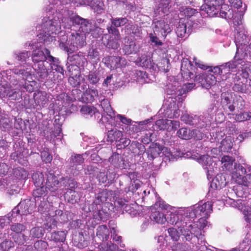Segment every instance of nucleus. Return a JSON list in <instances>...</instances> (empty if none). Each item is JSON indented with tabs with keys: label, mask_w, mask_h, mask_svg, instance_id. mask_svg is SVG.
Returning a JSON list of instances; mask_svg holds the SVG:
<instances>
[{
	"label": "nucleus",
	"mask_w": 251,
	"mask_h": 251,
	"mask_svg": "<svg viewBox=\"0 0 251 251\" xmlns=\"http://www.w3.org/2000/svg\"><path fill=\"white\" fill-rule=\"evenodd\" d=\"M46 43L40 41H31V43H26L25 46L31 47L33 50L31 54V59L33 63L32 67L35 71V76L40 81H44L49 75L48 62L47 58L43 50V44Z\"/></svg>",
	"instance_id": "obj_1"
},
{
	"label": "nucleus",
	"mask_w": 251,
	"mask_h": 251,
	"mask_svg": "<svg viewBox=\"0 0 251 251\" xmlns=\"http://www.w3.org/2000/svg\"><path fill=\"white\" fill-rule=\"evenodd\" d=\"M165 215V219L172 225H175L178 228H180L182 225V222L184 221H189L187 218H184L182 216L183 213L180 211H176L175 212H167Z\"/></svg>",
	"instance_id": "obj_30"
},
{
	"label": "nucleus",
	"mask_w": 251,
	"mask_h": 251,
	"mask_svg": "<svg viewBox=\"0 0 251 251\" xmlns=\"http://www.w3.org/2000/svg\"><path fill=\"white\" fill-rule=\"evenodd\" d=\"M50 73L52 72L53 74L54 80L55 79V75H57L56 79L59 81L62 80L65 77V70L61 64L57 66L54 65L50 68Z\"/></svg>",
	"instance_id": "obj_64"
},
{
	"label": "nucleus",
	"mask_w": 251,
	"mask_h": 251,
	"mask_svg": "<svg viewBox=\"0 0 251 251\" xmlns=\"http://www.w3.org/2000/svg\"><path fill=\"white\" fill-rule=\"evenodd\" d=\"M197 161L202 165L206 172L207 178L210 181L215 175L214 166L215 164L212 157L207 154L201 155L197 158Z\"/></svg>",
	"instance_id": "obj_21"
},
{
	"label": "nucleus",
	"mask_w": 251,
	"mask_h": 251,
	"mask_svg": "<svg viewBox=\"0 0 251 251\" xmlns=\"http://www.w3.org/2000/svg\"><path fill=\"white\" fill-rule=\"evenodd\" d=\"M127 35L140 37L142 34V27L137 25L133 24L132 21H129L123 29Z\"/></svg>",
	"instance_id": "obj_37"
},
{
	"label": "nucleus",
	"mask_w": 251,
	"mask_h": 251,
	"mask_svg": "<svg viewBox=\"0 0 251 251\" xmlns=\"http://www.w3.org/2000/svg\"><path fill=\"white\" fill-rule=\"evenodd\" d=\"M83 210L86 213H92L95 222L106 221L110 215V212H115L113 204L111 202L98 204L96 202H93L91 204H85Z\"/></svg>",
	"instance_id": "obj_6"
},
{
	"label": "nucleus",
	"mask_w": 251,
	"mask_h": 251,
	"mask_svg": "<svg viewBox=\"0 0 251 251\" xmlns=\"http://www.w3.org/2000/svg\"><path fill=\"white\" fill-rule=\"evenodd\" d=\"M38 188L34 190L32 195L34 198L35 203H39V201L47 200L45 198L48 194L47 189L44 186L38 187Z\"/></svg>",
	"instance_id": "obj_46"
},
{
	"label": "nucleus",
	"mask_w": 251,
	"mask_h": 251,
	"mask_svg": "<svg viewBox=\"0 0 251 251\" xmlns=\"http://www.w3.org/2000/svg\"><path fill=\"white\" fill-rule=\"evenodd\" d=\"M83 141L86 147H91L92 151H98L100 149V145L98 144V139L94 137L85 136L83 138Z\"/></svg>",
	"instance_id": "obj_58"
},
{
	"label": "nucleus",
	"mask_w": 251,
	"mask_h": 251,
	"mask_svg": "<svg viewBox=\"0 0 251 251\" xmlns=\"http://www.w3.org/2000/svg\"><path fill=\"white\" fill-rule=\"evenodd\" d=\"M244 13L245 11L241 10H237L236 11H234L231 6L224 3L219 8L217 16L224 18L226 20H232L234 25L238 26L242 24V20Z\"/></svg>",
	"instance_id": "obj_14"
},
{
	"label": "nucleus",
	"mask_w": 251,
	"mask_h": 251,
	"mask_svg": "<svg viewBox=\"0 0 251 251\" xmlns=\"http://www.w3.org/2000/svg\"><path fill=\"white\" fill-rule=\"evenodd\" d=\"M88 86H97L100 80V74L99 72L90 71L88 75L85 76Z\"/></svg>",
	"instance_id": "obj_59"
},
{
	"label": "nucleus",
	"mask_w": 251,
	"mask_h": 251,
	"mask_svg": "<svg viewBox=\"0 0 251 251\" xmlns=\"http://www.w3.org/2000/svg\"><path fill=\"white\" fill-rule=\"evenodd\" d=\"M60 187H63L67 190L75 189L77 187V183L75 179L68 176L60 178Z\"/></svg>",
	"instance_id": "obj_41"
},
{
	"label": "nucleus",
	"mask_w": 251,
	"mask_h": 251,
	"mask_svg": "<svg viewBox=\"0 0 251 251\" xmlns=\"http://www.w3.org/2000/svg\"><path fill=\"white\" fill-rule=\"evenodd\" d=\"M73 53H71L68 54V63H71L72 64H75L79 67H84L87 62L84 53L81 52H79L78 53L75 54Z\"/></svg>",
	"instance_id": "obj_34"
},
{
	"label": "nucleus",
	"mask_w": 251,
	"mask_h": 251,
	"mask_svg": "<svg viewBox=\"0 0 251 251\" xmlns=\"http://www.w3.org/2000/svg\"><path fill=\"white\" fill-rule=\"evenodd\" d=\"M171 155L170 149L164 147L157 142H152L149 148L146 150L145 157H142L141 163H147V165H151L153 163V160L162 156L169 157Z\"/></svg>",
	"instance_id": "obj_11"
},
{
	"label": "nucleus",
	"mask_w": 251,
	"mask_h": 251,
	"mask_svg": "<svg viewBox=\"0 0 251 251\" xmlns=\"http://www.w3.org/2000/svg\"><path fill=\"white\" fill-rule=\"evenodd\" d=\"M68 12L69 17L63 18L62 23L66 28H70L72 26L76 27L78 31L83 34H89L92 31L93 25L91 22L78 15L72 11Z\"/></svg>",
	"instance_id": "obj_5"
},
{
	"label": "nucleus",
	"mask_w": 251,
	"mask_h": 251,
	"mask_svg": "<svg viewBox=\"0 0 251 251\" xmlns=\"http://www.w3.org/2000/svg\"><path fill=\"white\" fill-rule=\"evenodd\" d=\"M187 26L185 24L179 22L176 29V33L177 37L180 38H187L190 35V30L191 28H189L187 31Z\"/></svg>",
	"instance_id": "obj_63"
},
{
	"label": "nucleus",
	"mask_w": 251,
	"mask_h": 251,
	"mask_svg": "<svg viewBox=\"0 0 251 251\" xmlns=\"http://www.w3.org/2000/svg\"><path fill=\"white\" fill-rule=\"evenodd\" d=\"M221 105L224 112L229 115L235 111V107L238 110H243L245 106V101L241 96L227 91L221 94Z\"/></svg>",
	"instance_id": "obj_7"
},
{
	"label": "nucleus",
	"mask_w": 251,
	"mask_h": 251,
	"mask_svg": "<svg viewBox=\"0 0 251 251\" xmlns=\"http://www.w3.org/2000/svg\"><path fill=\"white\" fill-rule=\"evenodd\" d=\"M154 33L157 32L158 36L165 39L172 32L170 25L164 20H157V17L154 19Z\"/></svg>",
	"instance_id": "obj_28"
},
{
	"label": "nucleus",
	"mask_w": 251,
	"mask_h": 251,
	"mask_svg": "<svg viewBox=\"0 0 251 251\" xmlns=\"http://www.w3.org/2000/svg\"><path fill=\"white\" fill-rule=\"evenodd\" d=\"M110 231L106 225H101L97 229L96 236L94 240L97 243H103L107 241L109 236Z\"/></svg>",
	"instance_id": "obj_36"
},
{
	"label": "nucleus",
	"mask_w": 251,
	"mask_h": 251,
	"mask_svg": "<svg viewBox=\"0 0 251 251\" xmlns=\"http://www.w3.org/2000/svg\"><path fill=\"white\" fill-rule=\"evenodd\" d=\"M46 13H49V16L47 15L43 19L41 25L37 27L38 28L37 40L48 44L55 40L54 34L56 35L57 32H59L60 22L58 19L53 17V15L50 16L54 13L51 14L50 12H47Z\"/></svg>",
	"instance_id": "obj_3"
},
{
	"label": "nucleus",
	"mask_w": 251,
	"mask_h": 251,
	"mask_svg": "<svg viewBox=\"0 0 251 251\" xmlns=\"http://www.w3.org/2000/svg\"><path fill=\"white\" fill-rule=\"evenodd\" d=\"M134 76L136 80L141 83H150L152 80L151 77H153L150 75L145 71L140 70H136Z\"/></svg>",
	"instance_id": "obj_61"
},
{
	"label": "nucleus",
	"mask_w": 251,
	"mask_h": 251,
	"mask_svg": "<svg viewBox=\"0 0 251 251\" xmlns=\"http://www.w3.org/2000/svg\"><path fill=\"white\" fill-rule=\"evenodd\" d=\"M195 82L200 84L201 86L206 89H209L215 84L216 78L211 73L202 71L196 77Z\"/></svg>",
	"instance_id": "obj_22"
},
{
	"label": "nucleus",
	"mask_w": 251,
	"mask_h": 251,
	"mask_svg": "<svg viewBox=\"0 0 251 251\" xmlns=\"http://www.w3.org/2000/svg\"><path fill=\"white\" fill-rule=\"evenodd\" d=\"M98 97V91L95 88H88L83 94L82 102L92 103Z\"/></svg>",
	"instance_id": "obj_48"
},
{
	"label": "nucleus",
	"mask_w": 251,
	"mask_h": 251,
	"mask_svg": "<svg viewBox=\"0 0 251 251\" xmlns=\"http://www.w3.org/2000/svg\"><path fill=\"white\" fill-rule=\"evenodd\" d=\"M100 105L103 112L101 114L100 122H101L102 124L108 123L109 125L115 126H118L117 125H120V123H121L127 126L126 127H128L131 123H134L131 119L124 115L117 114L116 115V112L112 108L107 99H103L100 102Z\"/></svg>",
	"instance_id": "obj_4"
},
{
	"label": "nucleus",
	"mask_w": 251,
	"mask_h": 251,
	"mask_svg": "<svg viewBox=\"0 0 251 251\" xmlns=\"http://www.w3.org/2000/svg\"><path fill=\"white\" fill-rule=\"evenodd\" d=\"M180 233V239L183 242H188L191 244H199V241L202 242L204 240V235L201 230L198 226H193L189 221H184L182 225L178 228Z\"/></svg>",
	"instance_id": "obj_8"
},
{
	"label": "nucleus",
	"mask_w": 251,
	"mask_h": 251,
	"mask_svg": "<svg viewBox=\"0 0 251 251\" xmlns=\"http://www.w3.org/2000/svg\"><path fill=\"white\" fill-rule=\"evenodd\" d=\"M114 82L113 75H108L104 79L102 84V87L106 89V91H108L107 94L104 97H108L112 95L111 91L114 88Z\"/></svg>",
	"instance_id": "obj_52"
},
{
	"label": "nucleus",
	"mask_w": 251,
	"mask_h": 251,
	"mask_svg": "<svg viewBox=\"0 0 251 251\" xmlns=\"http://www.w3.org/2000/svg\"><path fill=\"white\" fill-rule=\"evenodd\" d=\"M23 137L16 138L13 139V152L10 157L15 161H17L20 164H23L24 161V152L25 150V142L23 141Z\"/></svg>",
	"instance_id": "obj_17"
},
{
	"label": "nucleus",
	"mask_w": 251,
	"mask_h": 251,
	"mask_svg": "<svg viewBox=\"0 0 251 251\" xmlns=\"http://www.w3.org/2000/svg\"><path fill=\"white\" fill-rule=\"evenodd\" d=\"M129 149L132 153L139 157V161L141 162L142 157L145 156V154L146 153V149L145 146L137 141H133L131 143Z\"/></svg>",
	"instance_id": "obj_38"
},
{
	"label": "nucleus",
	"mask_w": 251,
	"mask_h": 251,
	"mask_svg": "<svg viewBox=\"0 0 251 251\" xmlns=\"http://www.w3.org/2000/svg\"><path fill=\"white\" fill-rule=\"evenodd\" d=\"M196 127L195 129H191L189 128L182 127L177 131V136L183 140H189L193 139L195 141H200L206 137L207 129L205 127Z\"/></svg>",
	"instance_id": "obj_15"
},
{
	"label": "nucleus",
	"mask_w": 251,
	"mask_h": 251,
	"mask_svg": "<svg viewBox=\"0 0 251 251\" xmlns=\"http://www.w3.org/2000/svg\"><path fill=\"white\" fill-rule=\"evenodd\" d=\"M108 162L117 169L121 170L129 169L130 163L125 156L118 152H113L108 158Z\"/></svg>",
	"instance_id": "obj_23"
},
{
	"label": "nucleus",
	"mask_w": 251,
	"mask_h": 251,
	"mask_svg": "<svg viewBox=\"0 0 251 251\" xmlns=\"http://www.w3.org/2000/svg\"><path fill=\"white\" fill-rule=\"evenodd\" d=\"M67 233L68 232L66 230H54L50 233V236L49 237L48 240L53 242L56 245L64 243L66 241Z\"/></svg>",
	"instance_id": "obj_40"
},
{
	"label": "nucleus",
	"mask_w": 251,
	"mask_h": 251,
	"mask_svg": "<svg viewBox=\"0 0 251 251\" xmlns=\"http://www.w3.org/2000/svg\"><path fill=\"white\" fill-rule=\"evenodd\" d=\"M25 229V226L20 223H15L10 226L11 230L14 232L12 235L14 243L18 245H23L29 240L28 236L23 233Z\"/></svg>",
	"instance_id": "obj_18"
},
{
	"label": "nucleus",
	"mask_w": 251,
	"mask_h": 251,
	"mask_svg": "<svg viewBox=\"0 0 251 251\" xmlns=\"http://www.w3.org/2000/svg\"><path fill=\"white\" fill-rule=\"evenodd\" d=\"M193 65L187 59H183L181 62L180 72L183 80H193L195 82L197 73L195 74L192 72Z\"/></svg>",
	"instance_id": "obj_27"
},
{
	"label": "nucleus",
	"mask_w": 251,
	"mask_h": 251,
	"mask_svg": "<svg viewBox=\"0 0 251 251\" xmlns=\"http://www.w3.org/2000/svg\"><path fill=\"white\" fill-rule=\"evenodd\" d=\"M100 167L106 170V173L100 172L97 176L98 181L105 187H109L115 182L117 168L110 164L108 160L100 162Z\"/></svg>",
	"instance_id": "obj_13"
},
{
	"label": "nucleus",
	"mask_w": 251,
	"mask_h": 251,
	"mask_svg": "<svg viewBox=\"0 0 251 251\" xmlns=\"http://www.w3.org/2000/svg\"><path fill=\"white\" fill-rule=\"evenodd\" d=\"M79 3L81 5L90 4L97 13H101L103 10V3L100 0H91L90 2L86 0H81Z\"/></svg>",
	"instance_id": "obj_53"
},
{
	"label": "nucleus",
	"mask_w": 251,
	"mask_h": 251,
	"mask_svg": "<svg viewBox=\"0 0 251 251\" xmlns=\"http://www.w3.org/2000/svg\"><path fill=\"white\" fill-rule=\"evenodd\" d=\"M10 71L19 79L21 78L22 79L23 81L20 82L18 84L22 92L25 90L31 93L34 91L35 82L32 80V75L29 69L25 68L24 66L19 65L10 70Z\"/></svg>",
	"instance_id": "obj_10"
},
{
	"label": "nucleus",
	"mask_w": 251,
	"mask_h": 251,
	"mask_svg": "<svg viewBox=\"0 0 251 251\" xmlns=\"http://www.w3.org/2000/svg\"><path fill=\"white\" fill-rule=\"evenodd\" d=\"M38 205V212L43 217H47L51 214L50 213V204L47 200L39 201V203H35Z\"/></svg>",
	"instance_id": "obj_50"
},
{
	"label": "nucleus",
	"mask_w": 251,
	"mask_h": 251,
	"mask_svg": "<svg viewBox=\"0 0 251 251\" xmlns=\"http://www.w3.org/2000/svg\"><path fill=\"white\" fill-rule=\"evenodd\" d=\"M71 42L75 47V51L79 49L82 48L86 44L85 37L83 34L78 33L71 34Z\"/></svg>",
	"instance_id": "obj_42"
},
{
	"label": "nucleus",
	"mask_w": 251,
	"mask_h": 251,
	"mask_svg": "<svg viewBox=\"0 0 251 251\" xmlns=\"http://www.w3.org/2000/svg\"><path fill=\"white\" fill-rule=\"evenodd\" d=\"M45 233V229L42 226L32 227L29 231V239H42Z\"/></svg>",
	"instance_id": "obj_55"
},
{
	"label": "nucleus",
	"mask_w": 251,
	"mask_h": 251,
	"mask_svg": "<svg viewBox=\"0 0 251 251\" xmlns=\"http://www.w3.org/2000/svg\"><path fill=\"white\" fill-rule=\"evenodd\" d=\"M72 240L74 245L79 249H83L87 247L89 243L81 232L75 234L73 237Z\"/></svg>",
	"instance_id": "obj_43"
},
{
	"label": "nucleus",
	"mask_w": 251,
	"mask_h": 251,
	"mask_svg": "<svg viewBox=\"0 0 251 251\" xmlns=\"http://www.w3.org/2000/svg\"><path fill=\"white\" fill-rule=\"evenodd\" d=\"M209 181L211 188L214 190L221 189L227 184L225 175L223 173L218 174L214 178L213 176Z\"/></svg>",
	"instance_id": "obj_35"
},
{
	"label": "nucleus",
	"mask_w": 251,
	"mask_h": 251,
	"mask_svg": "<svg viewBox=\"0 0 251 251\" xmlns=\"http://www.w3.org/2000/svg\"><path fill=\"white\" fill-rule=\"evenodd\" d=\"M244 63V58L241 57L237 52L233 59V60L225 63L220 66H215L213 67L210 66L208 73H213L212 75H222L224 73H226V71L229 72V70H232L238 67L239 65L243 66Z\"/></svg>",
	"instance_id": "obj_16"
},
{
	"label": "nucleus",
	"mask_w": 251,
	"mask_h": 251,
	"mask_svg": "<svg viewBox=\"0 0 251 251\" xmlns=\"http://www.w3.org/2000/svg\"><path fill=\"white\" fill-rule=\"evenodd\" d=\"M102 62L111 70H115L125 67L126 64V59L123 57L109 55L103 57Z\"/></svg>",
	"instance_id": "obj_24"
},
{
	"label": "nucleus",
	"mask_w": 251,
	"mask_h": 251,
	"mask_svg": "<svg viewBox=\"0 0 251 251\" xmlns=\"http://www.w3.org/2000/svg\"><path fill=\"white\" fill-rule=\"evenodd\" d=\"M84 162V158L82 155L73 153L66 162L67 167L69 168H73L76 166L80 165Z\"/></svg>",
	"instance_id": "obj_49"
},
{
	"label": "nucleus",
	"mask_w": 251,
	"mask_h": 251,
	"mask_svg": "<svg viewBox=\"0 0 251 251\" xmlns=\"http://www.w3.org/2000/svg\"><path fill=\"white\" fill-rule=\"evenodd\" d=\"M23 92L21 88H11L3 86H0V96L3 98H7L9 100H16L20 99L23 100Z\"/></svg>",
	"instance_id": "obj_26"
},
{
	"label": "nucleus",
	"mask_w": 251,
	"mask_h": 251,
	"mask_svg": "<svg viewBox=\"0 0 251 251\" xmlns=\"http://www.w3.org/2000/svg\"><path fill=\"white\" fill-rule=\"evenodd\" d=\"M233 138L232 137L230 136H226V138L221 141L219 147L221 151L229 152L233 146Z\"/></svg>",
	"instance_id": "obj_57"
},
{
	"label": "nucleus",
	"mask_w": 251,
	"mask_h": 251,
	"mask_svg": "<svg viewBox=\"0 0 251 251\" xmlns=\"http://www.w3.org/2000/svg\"><path fill=\"white\" fill-rule=\"evenodd\" d=\"M114 207L115 212L120 214L126 213L131 215L136 213L135 210L130 206L129 201L125 198H116Z\"/></svg>",
	"instance_id": "obj_20"
},
{
	"label": "nucleus",
	"mask_w": 251,
	"mask_h": 251,
	"mask_svg": "<svg viewBox=\"0 0 251 251\" xmlns=\"http://www.w3.org/2000/svg\"><path fill=\"white\" fill-rule=\"evenodd\" d=\"M241 162L237 164V163H234V170L233 171V175L236 178H241L243 177L244 175L248 173L245 167H247V165L244 163L243 160L241 159Z\"/></svg>",
	"instance_id": "obj_47"
},
{
	"label": "nucleus",
	"mask_w": 251,
	"mask_h": 251,
	"mask_svg": "<svg viewBox=\"0 0 251 251\" xmlns=\"http://www.w3.org/2000/svg\"><path fill=\"white\" fill-rule=\"evenodd\" d=\"M44 218L46 222L42 226L45 228V231L47 230L48 232H51L52 230H54L57 228L58 221L53 216H51L50 214L48 216V217Z\"/></svg>",
	"instance_id": "obj_51"
},
{
	"label": "nucleus",
	"mask_w": 251,
	"mask_h": 251,
	"mask_svg": "<svg viewBox=\"0 0 251 251\" xmlns=\"http://www.w3.org/2000/svg\"><path fill=\"white\" fill-rule=\"evenodd\" d=\"M116 193L115 191L107 189H100L98 193L95 194V199L93 202L98 204L100 203L111 202L115 201ZM114 205V203H113Z\"/></svg>",
	"instance_id": "obj_25"
},
{
	"label": "nucleus",
	"mask_w": 251,
	"mask_h": 251,
	"mask_svg": "<svg viewBox=\"0 0 251 251\" xmlns=\"http://www.w3.org/2000/svg\"><path fill=\"white\" fill-rule=\"evenodd\" d=\"M218 97L214 95L206 112L202 115L185 114L181 116V120L185 124L190 126H196L198 127H209L213 116L218 111L219 101L216 99Z\"/></svg>",
	"instance_id": "obj_2"
},
{
	"label": "nucleus",
	"mask_w": 251,
	"mask_h": 251,
	"mask_svg": "<svg viewBox=\"0 0 251 251\" xmlns=\"http://www.w3.org/2000/svg\"><path fill=\"white\" fill-rule=\"evenodd\" d=\"M45 138L49 141L56 143L57 141L62 143L63 139L62 130L58 129H55L52 130V129L50 131L49 133L45 136Z\"/></svg>",
	"instance_id": "obj_44"
},
{
	"label": "nucleus",
	"mask_w": 251,
	"mask_h": 251,
	"mask_svg": "<svg viewBox=\"0 0 251 251\" xmlns=\"http://www.w3.org/2000/svg\"><path fill=\"white\" fill-rule=\"evenodd\" d=\"M0 186L7 190V193L10 195H15L19 193L20 188L9 177L0 180Z\"/></svg>",
	"instance_id": "obj_31"
},
{
	"label": "nucleus",
	"mask_w": 251,
	"mask_h": 251,
	"mask_svg": "<svg viewBox=\"0 0 251 251\" xmlns=\"http://www.w3.org/2000/svg\"><path fill=\"white\" fill-rule=\"evenodd\" d=\"M102 43L93 42L88 50V57L92 61L97 62L100 60V51L102 48Z\"/></svg>",
	"instance_id": "obj_32"
},
{
	"label": "nucleus",
	"mask_w": 251,
	"mask_h": 251,
	"mask_svg": "<svg viewBox=\"0 0 251 251\" xmlns=\"http://www.w3.org/2000/svg\"><path fill=\"white\" fill-rule=\"evenodd\" d=\"M57 171L50 170L47 174V178L45 188L51 193H55L60 187V178Z\"/></svg>",
	"instance_id": "obj_19"
},
{
	"label": "nucleus",
	"mask_w": 251,
	"mask_h": 251,
	"mask_svg": "<svg viewBox=\"0 0 251 251\" xmlns=\"http://www.w3.org/2000/svg\"><path fill=\"white\" fill-rule=\"evenodd\" d=\"M123 50L125 54H131L136 53L137 51L136 43L134 41L129 40V38L123 48Z\"/></svg>",
	"instance_id": "obj_60"
},
{
	"label": "nucleus",
	"mask_w": 251,
	"mask_h": 251,
	"mask_svg": "<svg viewBox=\"0 0 251 251\" xmlns=\"http://www.w3.org/2000/svg\"><path fill=\"white\" fill-rule=\"evenodd\" d=\"M31 201L29 199H25L22 201L17 205L20 212V214L26 215L30 213L33 210L34 206L31 204Z\"/></svg>",
	"instance_id": "obj_45"
},
{
	"label": "nucleus",
	"mask_w": 251,
	"mask_h": 251,
	"mask_svg": "<svg viewBox=\"0 0 251 251\" xmlns=\"http://www.w3.org/2000/svg\"><path fill=\"white\" fill-rule=\"evenodd\" d=\"M183 101V99L181 96L169 97L160 109L159 114L166 118H178L180 113L179 107L182 106Z\"/></svg>",
	"instance_id": "obj_9"
},
{
	"label": "nucleus",
	"mask_w": 251,
	"mask_h": 251,
	"mask_svg": "<svg viewBox=\"0 0 251 251\" xmlns=\"http://www.w3.org/2000/svg\"><path fill=\"white\" fill-rule=\"evenodd\" d=\"M164 213L155 208L151 209V213L150 216L151 220L158 224H163L166 221Z\"/></svg>",
	"instance_id": "obj_56"
},
{
	"label": "nucleus",
	"mask_w": 251,
	"mask_h": 251,
	"mask_svg": "<svg viewBox=\"0 0 251 251\" xmlns=\"http://www.w3.org/2000/svg\"><path fill=\"white\" fill-rule=\"evenodd\" d=\"M73 1L74 0H49V4L45 8V10L47 12H50L51 14L60 12L64 10V6Z\"/></svg>",
	"instance_id": "obj_29"
},
{
	"label": "nucleus",
	"mask_w": 251,
	"mask_h": 251,
	"mask_svg": "<svg viewBox=\"0 0 251 251\" xmlns=\"http://www.w3.org/2000/svg\"><path fill=\"white\" fill-rule=\"evenodd\" d=\"M136 64L143 68L151 69L153 67L154 63L150 54H141L136 60Z\"/></svg>",
	"instance_id": "obj_39"
},
{
	"label": "nucleus",
	"mask_w": 251,
	"mask_h": 251,
	"mask_svg": "<svg viewBox=\"0 0 251 251\" xmlns=\"http://www.w3.org/2000/svg\"><path fill=\"white\" fill-rule=\"evenodd\" d=\"M212 210L211 204L209 202L202 203L201 201L189 208H187L184 214L187 219L198 218L199 220L206 218Z\"/></svg>",
	"instance_id": "obj_12"
},
{
	"label": "nucleus",
	"mask_w": 251,
	"mask_h": 251,
	"mask_svg": "<svg viewBox=\"0 0 251 251\" xmlns=\"http://www.w3.org/2000/svg\"><path fill=\"white\" fill-rule=\"evenodd\" d=\"M75 189L67 190L64 195V197L66 201L68 203L74 204L78 202L80 198L78 193L76 192Z\"/></svg>",
	"instance_id": "obj_54"
},
{
	"label": "nucleus",
	"mask_w": 251,
	"mask_h": 251,
	"mask_svg": "<svg viewBox=\"0 0 251 251\" xmlns=\"http://www.w3.org/2000/svg\"><path fill=\"white\" fill-rule=\"evenodd\" d=\"M14 57L18 61H20L24 64H28L29 63L28 61L30 60V56H31V52L29 51L24 50L22 51H15L14 53Z\"/></svg>",
	"instance_id": "obj_62"
},
{
	"label": "nucleus",
	"mask_w": 251,
	"mask_h": 251,
	"mask_svg": "<svg viewBox=\"0 0 251 251\" xmlns=\"http://www.w3.org/2000/svg\"><path fill=\"white\" fill-rule=\"evenodd\" d=\"M59 48L65 51L67 54L74 53L75 51V46L71 42V35L69 37L66 35H62L58 40Z\"/></svg>",
	"instance_id": "obj_33"
}]
</instances>
